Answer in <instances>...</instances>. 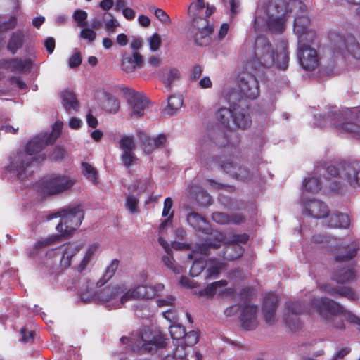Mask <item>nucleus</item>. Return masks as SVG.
<instances>
[{"mask_svg": "<svg viewBox=\"0 0 360 360\" xmlns=\"http://www.w3.org/2000/svg\"><path fill=\"white\" fill-rule=\"evenodd\" d=\"M318 44V40L316 42L309 41L297 42V56L304 70L311 71L319 66V56L316 49L314 46Z\"/></svg>", "mask_w": 360, "mask_h": 360, "instance_id": "nucleus-12", "label": "nucleus"}, {"mask_svg": "<svg viewBox=\"0 0 360 360\" xmlns=\"http://www.w3.org/2000/svg\"><path fill=\"white\" fill-rule=\"evenodd\" d=\"M139 136L142 142V148L147 153L153 152L155 148L164 146L167 141V137L163 134L151 137L145 132H140Z\"/></svg>", "mask_w": 360, "mask_h": 360, "instance_id": "nucleus-23", "label": "nucleus"}, {"mask_svg": "<svg viewBox=\"0 0 360 360\" xmlns=\"http://www.w3.org/2000/svg\"><path fill=\"white\" fill-rule=\"evenodd\" d=\"M158 242L167 252V255L162 257V262L168 268L172 269L175 273L179 274L180 271L176 269L174 264L173 257L169 252V248L168 243L163 238V237L161 236L158 238Z\"/></svg>", "mask_w": 360, "mask_h": 360, "instance_id": "nucleus-40", "label": "nucleus"}, {"mask_svg": "<svg viewBox=\"0 0 360 360\" xmlns=\"http://www.w3.org/2000/svg\"><path fill=\"white\" fill-rule=\"evenodd\" d=\"M150 187L151 184L146 181L138 180L134 182L131 186L129 188V190H131L132 193H136L139 195L145 193Z\"/></svg>", "mask_w": 360, "mask_h": 360, "instance_id": "nucleus-49", "label": "nucleus"}, {"mask_svg": "<svg viewBox=\"0 0 360 360\" xmlns=\"http://www.w3.org/2000/svg\"><path fill=\"white\" fill-rule=\"evenodd\" d=\"M166 339L157 331L145 329L137 340V344L133 347L135 351L143 350L153 352L167 345Z\"/></svg>", "mask_w": 360, "mask_h": 360, "instance_id": "nucleus-15", "label": "nucleus"}, {"mask_svg": "<svg viewBox=\"0 0 360 360\" xmlns=\"http://www.w3.org/2000/svg\"><path fill=\"white\" fill-rule=\"evenodd\" d=\"M174 345L176 347V349L174 352L173 358L175 360H188L186 357L188 354L186 351V346L183 344V342H179V343L174 342Z\"/></svg>", "mask_w": 360, "mask_h": 360, "instance_id": "nucleus-52", "label": "nucleus"}, {"mask_svg": "<svg viewBox=\"0 0 360 360\" xmlns=\"http://www.w3.org/2000/svg\"><path fill=\"white\" fill-rule=\"evenodd\" d=\"M59 217L56 230L62 237H69L82 224L84 212L80 206H75L48 216L49 220Z\"/></svg>", "mask_w": 360, "mask_h": 360, "instance_id": "nucleus-6", "label": "nucleus"}, {"mask_svg": "<svg viewBox=\"0 0 360 360\" xmlns=\"http://www.w3.org/2000/svg\"><path fill=\"white\" fill-rule=\"evenodd\" d=\"M311 307L319 313L322 321L330 328L344 330L345 321L360 326V318L332 300L326 297L315 298L311 301Z\"/></svg>", "mask_w": 360, "mask_h": 360, "instance_id": "nucleus-3", "label": "nucleus"}, {"mask_svg": "<svg viewBox=\"0 0 360 360\" xmlns=\"http://www.w3.org/2000/svg\"><path fill=\"white\" fill-rule=\"evenodd\" d=\"M124 94L131 110V116L135 117L143 116L148 104V99L132 89H124Z\"/></svg>", "mask_w": 360, "mask_h": 360, "instance_id": "nucleus-19", "label": "nucleus"}, {"mask_svg": "<svg viewBox=\"0 0 360 360\" xmlns=\"http://www.w3.org/2000/svg\"><path fill=\"white\" fill-rule=\"evenodd\" d=\"M182 340L183 344H184L187 347H192L198 342V335L195 331L192 330L188 333H185Z\"/></svg>", "mask_w": 360, "mask_h": 360, "instance_id": "nucleus-58", "label": "nucleus"}, {"mask_svg": "<svg viewBox=\"0 0 360 360\" xmlns=\"http://www.w3.org/2000/svg\"><path fill=\"white\" fill-rule=\"evenodd\" d=\"M58 238V236H54L39 240L34 244L32 250L30 251V256L34 257L38 253L40 249L51 245Z\"/></svg>", "mask_w": 360, "mask_h": 360, "instance_id": "nucleus-46", "label": "nucleus"}, {"mask_svg": "<svg viewBox=\"0 0 360 360\" xmlns=\"http://www.w3.org/2000/svg\"><path fill=\"white\" fill-rule=\"evenodd\" d=\"M87 16L88 14L86 11L77 9L74 12L72 18L77 22L78 27H83L86 25V20Z\"/></svg>", "mask_w": 360, "mask_h": 360, "instance_id": "nucleus-56", "label": "nucleus"}, {"mask_svg": "<svg viewBox=\"0 0 360 360\" xmlns=\"http://www.w3.org/2000/svg\"><path fill=\"white\" fill-rule=\"evenodd\" d=\"M187 223L195 231L209 234L211 229L209 222L198 212L191 211L186 216Z\"/></svg>", "mask_w": 360, "mask_h": 360, "instance_id": "nucleus-26", "label": "nucleus"}, {"mask_svg": "<svg viewBox=\"0 0 360 360\" xmlns=\"http://www.w3.org/2000/svg\"><path fill=\"white\" fill-rule=\"evenodd\" d=\"M149 11L153 13L155 17L165 24H170L171 20L169 16L161 8L150 6Z\"/></svg>", "mask_w": 360, "mask_h": 360, "instance_id": "nucleus-55", "label": "nucleus"}, {"mask_svg": "<svg viewBox=\"0 0 360 360\" xmlns=\"http://www.w3.org/2000/svg\"><path fill=\"white\" fill-rule=\"evenodd\" d=\"M359 246L356 243H352L349 245L342 247L341 252H345V255H340L337 256V260H344L346 259L352 258L356 253Z\"/></svg>", "mask_w": 360, "mask_h": 360, "instance_id": "nucleus-48", "label": "nucleus"}, {"mask_svg": "<svg viewBox=\"0 0 360 360\" xmlns=\"http://www.w3.org/2000/svg\"><path fill=\"white\" fill-rule=\"evenodd\" d=\"M121 159L123 164L126 167H130L135 164L137 161V158L134 153V151H126L122 152L121 155Z\"/></svg>", "mask_w": 360, "mask_h": 360, "instance_id": "nucleus-60", "label": "nucleus"}, {"mask_svg": "<svg viewBox=\"0 0 360 360\" xmlns=\"http://www.w3.org/2000/svg\"><path fill=\"white\" fill-rule=\"evenodd\" d=\"M119 266V261L117 259H113L109 266H107L103 277L97 281L96 286H103L108 280H110L115 271H117Z\"/></svg>", "mask_w": 360, "mask_h": 360, "instance_id": "nucleus-41", "label": "nucleus"}, {"mask_svg": "<svg viewBox=\"0 0 360 360\" xmlns=\"http://www.w3.org/2000/svg\"><path fill=\"white\" fill-rule=\"evenodd\" d=\"M328 176L337 177L338 184L360 187V161L331 165L327 168Z\"/></svg>", "mask_w": 360, "mask_h": 360, "instance_id": "nucleus-7", "label": "nucleus"}, {"mask_svg": "<svg viewBox=\"0 0 360 360\" xmlns=\"http://www.w3.org/2000/svg\"><path fill=\"white\" fill-rule=\"evenodd\" d=\"M23 35L20 32L13 34L8 44V49L13 53L22 46Z\"/></svg>", "mask_w": 360, "mask_h": 360, "instance_id": "nucleus-47", "label": "nucleus"}, {"mask_svg": "<svg viewBox=\"0 0 360 360\" xmlns=\"http://www.w3.org/2000/svg\"><path fill=\"white\" fill-rule=\"evenodd\" d=\"M169 331L174 343L183 342L182 338L185 335V330L181 325L176 323L171 325Z\"/></svg>", "mask_w": 360, "mask_h": 360, "instance_id": "nucleus-45", "label": "nucleus"}, {"mask_svg": "<svg viewBox=\"0 0 360 360\" xmlns=\"http://www.w3.org/2000/svg\"><path fill=\"white\" fill-rule=\"evenodd\" d=\"M63 105L69 113L77 111L79 109V103L75 94L71 91H66L62 94Z\"/></svg>", "mask_w": 360, "mask_h": 360, "instance_id": "nucleus-37", "label": "nucleus"}, {"mask_svg": "<svg viewBox=\"0 0 360 360\" xmlns=\"http://www.w3.org/2000/svg\"><path fill=\"white\" fill-rule=\"evenodd\" d=\"M160 79L167 86H170L181 77L180 72L176 68H164L160 70Z\"/></svg>", "mask_w": 360, "mask_h": 360, "instance_id": "nucleus-36", "label": "nucleus"}, {"mask_svg": "<svg viewBox=\"0 0 360 360\" xmlns=\"http://www.w3.org/2000/svg\"><path fill=\"white\" fill-rule=\"evenodd\" d=\"M290 16L294 18L293 33L297 42L317 41L318 35L312 27L307 7L299 0H262L256 11L255 30L283 33Z\"/></svg>", "mask_w": 360, "mask_h": 360, "instance_id": "nucleus-2", "label": "nucleus"}, {"mask_svg": "<svg viewBox=\"0 0 360 360\" xmlns=\"http://www.w3.org/2000/svg\"><path fill=\"white\" fill-rule=\"evenodd\" d=\"M103 21V28L108 34H114L117 32V29L120 26L118 20L110 13L105 12L102 13Z\"/></svg>", "mask_w": 360, "mask_h": 360, "instance_id": "nucleus-38", "label": "nucleus"}, {"mask_svg": "<svg viewBox=\"0 0 360 360\" xmlns=\"http://www.w3.org/2000/svg\"><path fill=\"white\" fill-rule=\"evenodd\" d=\"M330 39L334 53L342 55L349 60H360V44L353 37L345 39L335 32L330 33Z\"/></svg>", "mask_w": 360, "mask_h": 360, "instance_id": "nucleus-9", "label": "nucleus"}, {"mask_svg": "<svg viewBox=\"0 0 360 360\" xmlns=\"http://www.w3.org/2000/svg\"><path fill=\"white\" fill-rule=\"evenodd\" d=\"M102 95L104 101L103 102V108L112 113H116L120 109V101L118 99L110 93L103 91Z\"/></svg>", "mask_w": 360, "mask_h": 360, "instance_id": "nucleus-39", "label": "nucleus"}, {"mask_svg": "<svg viewBox=\"0 0 360 360\" xmlns=\"http://www.w3.org/2000/svg\"><path fill=\"white\" fill-rule=\"evenodd\" d=\"M304 311V307L300 302H288L286 303V309L284 313V320L286 325L292 330L298 329L300 321L298 315Z\"/></svg>", "mask_w": 360, "mask_h": 360, "instance_id": "nucleus-21", "label": "nucleus"}, {"mask_svg": "<svg viewBox=\"0 0 360 360\" xmlns=\"http://www.w3.org/2000/svg\"><path fill=\"white\" fill-rule=\"evenodd\" d=\"M82 172L84 176L91 182L94 184L98 183L97 176L98 172L97 169L91 164L88 162H82Z\"/></svg>", "mask_w": 360, "mask_h": 360, "instance_id": "nucleus-43", "label": "nucleus"}, {"mask_svg": "<svg viewBox=\"0 0 360 360\" xmlns=\"http://www.w3.org/2000/svg\"><path fill=\"white\" fill-rule=\"evenodd\" d=\"M39 143L37 139H31L25 150H19L11 157L8 169L20 179H24L31 174L34 155L41 150Z\"/></svg>", "mask_w": 360, "mask_h": 360, "instance_id": "nucleus-5", "label": "nucleus"}, {"mask_svg": "<svg viewBox=\"0 0 360 360\" xmlns=\"http://www.w3.org/2000/svg\"><path fill=\"white\" fill-rule=\"evenodd\" d=\"M223 94L226 99L230 103H234L239 98L237 91L232 88H227L224 89Z\"/></svg>", "mask_w": 360, "mask_h": 360, "instance_id": "nucleus-62", "label": "nucleus"}, {"mask_svg": "<svg viewBox=\"0 0 360 360\" xmlns=\"http://www.w3.org/2000/svg\"><path fill=\"white\" fill-rule=\"evenodd\" d=\"M147 42L148 43L150 50L153 52L158 51L162 44V38L158 33H154L148 37Z\"/></svg>", "mask_w": 360, "mask_h": 360, "instance_id": "nucleus-50", "label": "nucleus"}, {"mask_svg": "<svg viewBox=\"0 0 360 360\" xmlns=\"http://www.w3.org/2000/svg\"><path fill=\"white\" fill-rule=\"evenodd\" d=\"M326 291L328 292V293H330L331 295H339L347 297L349 299L355 298V294H354V291L351 288H347V287L340 288H333L330 290H326Z\"/></svg>", "mask_w": 360, "mask_h": 360, "instance_id": "nucleus-53", "label": "nucleus"}, {"mask_svg": "<svg viewBox=\"0 0 360 360\" xmlns=\"http://www.w3.org/2000/svg\"><path fill=\"white\" fill-rule=\"evenodd\" d=\"M221 168L235 179L243 181L248 177L247 170L232 160H226L221 165Z\"/></svg>", "mask_w": 360, "mask_h": 360, "instance_id": "nucleus-34", "label": "nucleus"}, {"mask_svg": "<svg viewBox=\"0 0 360 360\" xmlns=\"http://www.w3.org/2000/svg\"><path fill=\"white\" fill-rule=\"evenodd\" d=\"M243 65L238 75V86L243 96L255 99L259 95V79L264 76L263 68L273 65L285 70L289 63L288 44L281 41L275 51L264 35L248 39L241 49Z\"/></svg>", "mask_w": 360, "mask_h": 360, "instance_id": "nucleus-1", "label": "nucleus"}, {"mask_svg": "<svg viewBox=\"0 0 360 360\" xmlns=\"http://www.w3.org/2000/svg\"><path fill=\"white\" fill-rule=\"evenodd\" d=\"M214 8H205L203 0H195L192 1L188 9V14L195 19L206 18L213 12Z\"/></svg>", "mask_w": 360, "mask_h": 360, "instance_id": "nucleus-28", "label": "nucleus"}, {"mask_svg": "<svg viewBox=\"0 0 360 360\" xmlns=\"http://www.w3.org/2000/svg\"><path fill=\"white\" fill-rule=\"evenodd\" d=\"M351 352L349 347H344L338 349L333 354L331 360H344L345 356L348 355Z\"/></svg>", "mask_w": 360, "mask_h": 360, "instance_id": "nucleus-64", "label": "nucleus"}, {"mask_svg": "<svg viewBox=\"0 0 360 360\" xmlns=\"http://www.w3.org/2000/svg\"><path fill=\"white\" fill-rule=\"evenodd\" d=\"M214 241L210 242L209 244H200L196 247V249L193 253L188 255V258L193 259L195 257L197 253L201 255H207L209 253V248L211 247L217 248L221 243L224 245H231L226 248L224 252V257L225 259L231 261L239 257L243 254V248L240 243H245L248 240V236L245 233L232 235L230 238H226V236L221 233L215 231L212 233Z\"/></svg>", "mask_w": 360, "mask_h": 360, "instance_id": "nucleus-4", "label": "nucleus"}, {"mask_svg": "<svg viewBox=\"0 0 360 360\" xmlns=\"http://www.w3.org/2000/svg\"><path fill=\"white\" fill-rule=\"evenodd\" d=\"M212 219L217 224H239L244 221L245 217L241 214H234L229 215L228 214L216 212L212 215Z\"/></svg>", "mask_w": 360, "mask_h": 360, "instance_id": "nucleus-33", "label": "nucleus"}, {"mask_svg": "<svg viewBox=\"0 0 360 360\" xmlns=\"http://www.w3.org/2000/svg\"><path fill=\"white\" fill-rule=\"evenodd\" d=\"M355 276V272L350 268H344L337 271L334 275V279L338 283H344L352 281Z\"/></svg>", "mask_w": 360, "mask_h": 360, "instance_id": "nucleus-44", "label": "nucleus"}, {"mask_svg": "<svg viewBox=\"0 0 360 360\" xmlns=\"http://www.w3.org/2000/svg\"><path fill=\"white\" fill-rule=\"evenodd\" d=\"M98 288L96 283L90 280L86 279L80 286L79 296L82 302L84 303H98L99 292H96L95 288Z\"/></svg>", "mask_w": 360, "mask_h": 360, "instance_id": "nucleus-22", "label": "nucleus"}, {"mask_svg": "<svg viewBox=\"0 0 360 360\" xmlns=\"http://www.w3.org/2000/svg\"><path fill=\"white\" fill-rule=\"evenodd\" d=\"M138 202H139V200H138L137 198L134 195V193L127 195V198H126L127 209L131 213L136 212Z\"/></svg>", "mask_w": 360, "mask_h": 360, "instance_id": "nucleus-61", "label": "nucleus"}, {"mask_svg": "<svg viewBox=\"0 0 360 360\" xmlns=\"http://www.w3.org/2000/svg\"><path fill=\"white\" fill-rule=\"evenodd\" d=\"M183 100L181 96H172L168 98L167 107L165 109V113L172 116L182 106Z\"/></svg>", "mask_w": 360, "mask_h": 360, "instance_id": "nucleus-42", "label": "nucleus"}, {"mask_svg": "<svg viewBox=\"0 0 360 360\" xmlns=\"http://www.w3.org/2000/svg\"><path fill=\"white\" fill-rule=\"evenodd\" d=\"M63 122L57 121L53 126L52 131L50 134H41L40 135L34 137L32 139H37L39 141V145L41 146V150L46 146L53 143L57 138L60 136L62 128Z\"/></svg>", "mask_w": 360, "mask_h": 360, "instance_id": "nucleus-30", "label": "nucleus"}, {"mask_svg": "<svg viewBox=\"0 0 360 360\" xmlns=\"http://www.w3.org/2000/svg\"><path fill=\"white\" fill-rule=\"evenodd\" d=\"M143 63V56L138 51H134L131 55H127L123 57L121 66L124 72L131 73L137 68H141Z\"/></svg>", "mask_w": 360, "mask_h": 360, "instance_id": "nucleus-29", "label": "nucleus"}, {"mask_svg": "<svg viewBox=\"0 0 360 360\" xmlns=\"http://www.w3.org/2000/svg\"><path fill=\"white\" fill-rule=\"evenodd\" d=\"M127 285L117 284L108 286L99 292L98 303L109 309H119L127 302Z\"/></svg>", "mask_w": 360, "mask_h": 360, "instance_id": "nucleus-10", "label": "nucleus"}, {"mask_svg": "<svg viewBox=\"0 0 360 360\" xmlns=\"http://www.w3.org/2000/svg\"><path fill=\"white\" fill-rule=\"evenodd\" d=\"M164 288L165 286L162 283H156L153 286L141 284L134 288H129L127 285V302L134 300L152 299L159 295Z\"/></svg>", "mask_w": 360, "mask_h": 360, "instance_id": "nucleus-17", "label": "nucleus"}, {"mask_svg": "<svg viewBox=\"0 0 360 360\" xmlns=\"http://www.w3.org/2000/svg\"><path fill=\"white\" fill-rule=\"evenodd\" d=\"M173 201L171 198H167L164 201L162 216L165 218L173 219L174 211L172 210Z\"/></svg>", "mask_w": 360, "mask_h": 360, "instance_id": "nucleus-59", "label": "nucleus"}, {"mask_svg": "<svg viewBox=\"0 0 360 360\" xmlns=\"http://www.w3.org/2000/svg\"><path fill=\"white\" fill-rule=\"evenodd\" d=\"M75 180L66 175L51 176L44 179L39 186V191L46 195L63 193L72 187Z\"/></svg>", "mask_w": 360, "mask_h": 360, "instance_id": "nucleus-13", "label": "nucleus"}, {"mask_svg": "<svg viewBox=\"0 0 360 360\" xmlns=\"http://www.w3.org/2000/svg\"><path fill=\"white\" fill-rule=\"evenodd\" d=\"M2 68H7L11 71L23 72L29 70L32 66L30 59H13L0 62Z\"/></svg>", "mask_w": 360, "mask_h": 360, "instance_id": "nucleus-32", "label": "nucleus"}, {"mask_svg": "<svg viewBox=\"0 0 360 360\" xmlns=\"http://www.w3.org/2000/svg\"><path fill=\"white\" fill-rule=\"evenodd\" d=\"M80 38L86 40L88 42L91 43L94 41L96 38V32L94 30L92 27H88L86 25L83 27L82 30L79 34Z\"/></svg>", "mask_w": 360, "mask_h": 360, "instance_id": "nucleus-57", "label": "nucleus"}, {"mask_svg": "<svg viewBox=\"0 0 360 360\" xmlns=\"http://www.w3.org/2000/svg\"><path fill=\"white\" fill-rule=\"evenodd\" d=\"M81 63L82 57L79 51H75L68 60V64L70 68L78 67Z\"/></svg>", "mask_w": 360, "mask_h": 360, "instance_id": "nucleus-63", "label": "nucleus"}, {"mask_svg": "<svg viewBox=\"0 0 360 360\" xmlns=\"http://www.w3.org/2000/svg\"><path fill=\"white\" fill-rule=\"evenodd\" d=\"M330 176V179L325 178V189H328L331 191H336L338 188V180H333V177L331 176ZM336 177H334V179ZM323 185V183L321 182L319 178L316 174L309 176L303 181L302 197H307L309 193H318L321 189Z\"/></svg>", "mask_w": 360, "mask_h": 360, "instance_id": "nucleus-18", "label": "nucleus"}, {"mask_svg": "<svg viewBox=\"0 0 360 360\" xmlns=\"http://www.w3.org/2000/svg\"><path fill=\"white\" fill-rule=\"evenodd\" d=\"M98 251V244L92 243L87 246L79 263L76 266L78 272H82L91 263Z\"/></svg>", "mask_w": 360, "mask_h": 360, "instance_id": "nucleus-31", "label": "nucleus"}, {"mask_svg": "<svg viewBox=\"0 0 360 360\" xmlns=\"http://www.w3.org/2000/svg\"><path fill=\"white\" fill-rule=\"evenodd\" d=\"M257 307L252 305H245L242 307L240 321L242 326L248 330H253L257 326Z\"/></svg>", "mask_w": 360, "mask_h": 360, "instance_id": "nucleus-25", "label": "nucleus"}, {"mask_svg": "<svg viewBox=\"0 0 360 360\" xmlns=\"http://www.w3.org/2000/svg\"><path fill=\"white\" fill-rule=\"evenodd\" d=\"M224 263L217 259L208 261L202 257L195 258L190 269V274L195 277L199 276L205 270L207 279L215 278L224 267Z\"/></svg>", "mask_w": 360, "mask_h": 360, "instance_id": "nucleus-14", "label": "nucleus"}, {"mask_svg": "<svg viewBox=\"0 0 360 360\" xmlns=\"http://www.w3.org/2000/svg\"><path fill=\"white\" fill-rule=\"evenodd\" d=\"M84 245L82 243H68L62 247V255L60 260V266L62 269H66L70 265L72 257L78 253Z\"/></svg>", "mask_w": 360, "mask_h": 360, "instance_id": "nucleus-24", "label": "nucleus"}, {"mask_svg": "<svg viewBox=\"0 0 360 360\" xmlns=\"http://www.w3.org/2000/svg\"><path fill=\"white\" fill-rule=\"evenodd\" d=\"M120 148L122 152L134 151L135 148V143L133 137L124 136L120 141Z\"/></svg>", "mask_w": 360, "mask_h": 360, "instance_id": "nucleus-54", "label": "nucleus"}, {"mask_svg": "<svg viewBox=\"0 0 360 360\" xmlns=\"http://www.w3.org/2000/svg\"><path fill=\"white\" fill-rule=\"evenodd\" d=\"M301 198V205L306 214L316 219L323 218L328 214L329 210L322 201L309 199L308 196Z\"/></svg>", "mask_w": 360, "mask_h": 360, "instance_id": "nucleus-20", "label": "nucleus"}, {"mask_svg": "<svg viewBox=\"0 0 360 360\" xmlns=\"http://www.w3.org/2000/svg\"><path fill=\"white\" fill-rule=\"evenodd\" d=\"M212 32L213 27L209 24L207 19L200 18L193 20L190 32L198 45L206 46L210 44Z\"/></svg>", "mask_w": 360, "mask_h": 360, "instance_id": "nucleus-16", "label": "nucleus"}, {"mask_svg": "<svg viewBox=\"0 0 360 360\" xmlns=\"http://www.w3.org/2000/svg\"><path fill=\"white\" fill-rule=\"evenodd\" d=\"M277 302V296L274 293H269L264 298L263 304L264 317L266 323L269 325L275 322V311Z\"/></svg>", "mask_w": 360, "mask_h": 360, "instance_id": "nucleus-27", "label": "nucleus"}, {"mask_svg": "<svg viewBox=\"0 0 360 360\" xmlns=\"http://www.w3.org/2000/svg\"><path fill=\"white\" fill-rule=\"evenodd\" d=\"M217 119L224 126L227 127L231 120L240 129H246L251 124L248 110L245 108H234L233 110L227 108H221L216 114Z\"/></svg>", "mask_w": 360, "mask_h": 360, "instance_id": "nucleus-11", "label": "nucleus"}, {"mask_svg": "<svg viewBox=\"0 0 360 360\" xmlns=\"http://www.w3.org/2000/svg\"><path fill=\"white\" fill-rule=\"evenodd\" d=\"M328 216V226L331 228H347L350 220L348 215L342 213H333Z\"/></svg>", "mask_w": 360, "mask_h": 360, "instance_id": "nucleus-35", "label": "nucleus"}, {"mask_svg": "<svg viewBox=\"0 0 360 360\" xmlns=\"http://www.w3.org/2000/svg\"><path fill=\"white\" fill-rule=\"evenodd\" d=\"M326 119V122L323 124H319L318 122L316 124L320 127H326L327 126L326 122L330 121V124L334 126L338 132L355 134L359 129V126L355 122L360 120V107L335 114L334 117H327Z\"/></svg>", "mask_w": 360, "mask_h": 360, "instance_id": "nucleus-8", "label": "nucleus"}, {"mask_svg": "<svg viewBox=\"0 0 360 360\" xmlns=\"http://www.w3.org/2000/svg\"><path fill=\"white\" fill-rule=\"evenodd\" d=\"M227 285V282L225 280H221L219 281L213 282L210 284L205 290H203L202 294L205 295L212 296L217 294L218 288H224Z\"/></svg>", "mask_w": 360, "mask_h": 360, "instance_id": "nucleus-51", "label": "nucleus"}]
</instances>
